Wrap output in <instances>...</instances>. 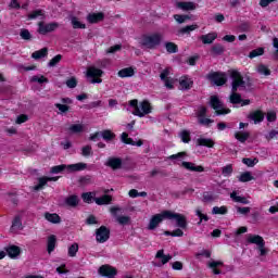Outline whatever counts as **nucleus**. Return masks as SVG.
I'll return each mask as SVG.
<instances>
[{"mask_svg":"<svg viewBox=\"0 0 278 278\" xmlns=\"http://www.w3.org/2000/svg\"><path fill=\"white\" fill-rule=\"evenodd\" d=\"M130 108H134L132 114L134 116H139V118H142L147 116V114H151V103L149 101L143 100L138 104V100H130L129 101Z\"/></svg>","mask_w":278,"mask_h":278,"instance_id":"nucleus-1","label":"nucleus"},{"mask_svg":"<svg viewBox=\"0 0 278 278\" xmlns=\"http://www.w3.org/2000/svg\"><path fill=\"white\" fill-rule=\"evenodd\" d=\"M162 34L160 33H154L151 35H143L140 41L141 47L144 49H157L160 45H162Z\"/></svg>","mask_w":278,"mask_h":278,"instance_id":"nucleus-2","label":"nucleus"},{"mask_svg":"<svg viewBox=\"0 0 278 278\" xmlns=\"http://www.w3.org/2000/svg\"><path fill=\"white\" fill-rule=\"evenodd\" d=\"M88 168V164L86 163H76L71 165H56L51 168V173L58 175V173H62V170H67V173H77L79 170H86Z\"/></svg>","mask_w":278,"mask_h":278,"instance_id":"nucleus-3","label":"nucleus"},{"mask_svg":"<svg viewBox=\"0 0 278 278\" xmlns=\"http://www.w3.org/2000/svg\"><path fill=\"white\" fill-rule=\"evenodd\" d=\"M164 216L167 218V220H175L176 226L179 227V229H188V218L186 215L172 211H164Z\"/></svg>","mask_w":278,"mask_h":278,"instance_id":"nucleus-4","label":"nucleus"},{"mask_svg":"<svg viewBox=\"0 0 278 278\" xmlns=\"http://www.w3.org/2000/svg\"><path fill=\"white\" fill-rule=\"evenodd\" d=\"M230 78L232 79L231 83V92H238V88H247V81L242 77V74L236 70H231L229 72Z\"/></svg>","mask_w":278,"mask_h":278,"instance_id":"nucleus-5","label":"nucleus"},{"mask_svg":"<svg viewBox=\"0 0 278 278\" xmlns=\"http://www.w3.org/2000/svg\"><path fill=\"white\" fill-rule=\"evenodd\" d=\"M210 103H211V106L213 108V110H215V114L217 116H222L224 114H229V112H231V110L225 109L223 106V102L220 101V99L217 98V96H212Z\"/></svg>","mask_w":278,"mask_h":278,"instance_id":"nucleus-6","label":"nucleus"},{"mask_svg":"<svg viewBox=\"0 0 278 278\" xmlns=\"http://www.w3.org/2000/svg\"><path fill=\"white\" fill-rule=\"evenodd\" d=\"M207 79L215 86H225L227 84V75L220 72H214L207 75Z\"/></svg>","mask_w":278,"mask_h":278,"instance_id":"nucleus-7","label":"nucleus"},{"mask_svg":"<svg viewBox=\"0 0 278 278\" xmlns=\"http://www.w3.org/2000/svg\"><path fill=\"white\" fill-rule=\"evenodd\" d=\"M103 75V72L94 66H90L87 70V77H90V84H101L103 79L99 78Z\"/></svg>","mask_w":278,"mask_h":278,"instance_id":"nucleus-8","label":"nucleus"},{"mask_svg":"<svg viewBox=\"0 0 278 278\" xmlns=\"http://www.w3.org/2000/svg\"><path fill=\"white\" fill-rule=\"evenodd\" d=\"M110 212H111L112 216H114L116 218V222L118 223V225H129V223H131V217L118 216V212H123L122 207L112 206L110 208Z\"/></svg>","mask_w":278,"mask_h":278,"instance_id":"nucleus-9","label":"nucleus"},{"mask_svg":"<svg viewBox=\"0 0 278 278\" xmlns=\"http://www.w3.org/2000/svg\"><path fill=\"white\" fill-rule=\"evenodd\" d=\"M58 27H60V24H58L56 22L49 23V24H45V22H39L38 34H41L42 36H45L51 31H55Z\"/></svg>","mask_w":278,"mask_h":278,"instance_id":"nucleus-10","label":"nucleus"},{"mask_svg":"<svg viewBox=\"0 0 278 278\" xmlns=\"http://www.w3.org/2000/svg\"><path fill=\"white\" fill-rule=\"evenodd\" d=\"M96 240L100 244H103V242H108L110 240V229L105 226H101L96 230Z\"/></svg>","mask_w":278,"mask_h":278,"instance_id":"nucleus-11","label":"nucleus"},{"mask_svg":"<svg viewBox=\"0 0 278 278\" xmlns=\"http://www.w3.org/2000/svg\"><path fill=\"white\" fill-rule=\"evenodd\" d=\"M99 275L102 277H109L114 278L116 275H118V271L116 270V267H113L112 265H102L98 269Z\"/></svg>","mask_w":278,"mask_h":278,"instance_id":"nucleus-12","label":"nucleus"},{"mask_svg":"<svg viewBox=\"0 0 278 278\" xmlns=\"http://www.w3.org/2000/svg\"><path fill=\"white\" fill-rule=\"evenodd\" d=\"M164 218H166V215H164V211L161 214L153 215L148 225V229L150 231H153V229H157V226L160 225V223H162V220H164Z\"/></svg>","mask_w":278,"mask_h":278,"instance_id":"nucleus-13","label":"nucleus"},{"mask_svg":"<svg viewBox=\"0 0 278 278\" xmlns=\"http://www.w3.org/2000/svg\"><path fill=\"white\" fill-rule=\"evenodd\" d=\"M248 118H249V121H253V123L255 125H257V123H262V121H264V112H262L260 110L252 111L248 115Z\"/></svg>","mask_w":278,"mask_h":278,"instance_id":"nucleus-14","label":"nucleus"},{"mask_svg":"<svg viewBox=\"0 0 278 278\" xmlns=\"http://www.w3.org/2000/svg\"><path fill=\"white\" fill-rule=\"evenodd\" d=\"M181 166L186 168L187 170H191L192 173H203L205 168L201 165H195L192 162H182Z\"/></svg>","mask_w":278,"mask_h":278,"instance_id":"nucleus-15","label":"nucleus"},{"mask_svg":"<svg viewBox=\"0 0 278 278\" xmlns=\"http://www.w3.org/2000/svg\"><path fill=\"white\" fill-rule=\"evenodd\" d=\"M247 241L249 244H256L257 247H262L265 244L264 238L260 235H248Z\"/></svg>","mask_w":278,"mask_h":278,"instance_id":"nucleus-16","label":"nucleus"},{"mask_svg":"<svg viewBox=\"0 0 278 278\" xmlns=\"http://www.w3.org/2000/svg\"><path fill=\"white\" fill-rule=\"evenodd\" d=\"M106 166H110L113 170H118V168L123 166V160L119 157H110L106 162Z\"/></svg>","mask_w":278,"mask_h":278,"instance_id":"nucleus-17","label":"nucleus"},{"mask_svg":"<svg viewBox=\"0 0 278 278\" xmlns=\"http://www.w3.org/2000/svg\"><path fill=\"white\" fill-rule=\"evenodd\" d=\"M46 17H47V15H45V10H42V9L34 10L33 12H30L28 14L29 21H34L36 18H40V21H45Z\"/></svg>","mask_w":278,"mask_h":278,"instance_id":"nucleus-18","label":"nucleus"},{"mask_svg":"<svg viewBox=\"0 0 278 278\" xmlns=\"http://www.w3.org/2000/svg\"><path fill=\"white\" fill-rule=\"evenodd\" d=\"M194 29H199V25L192 24V25L185 26L178 29L177 36H186V35L190 36V33L194 31Z\"/></svg>","mask_w":278,"mask_h":278,"instance_id":"nucleus-19","label":"nucleus"},{"mask_svg":"<svg viewBox=\"0 0 278 278\" xmlns=\"http://www.w3.org/2000/svg\"><path fill=\"white\" fill-rule=\"evenodd\" d=\"M177 8L184 12H190L197 10V3L194 2H177Z\"/></svg>","mask_w":278,"mask_h":278,"instance_id":"nucleus-20","label":"nucleus"},{"mask_svg":"<svg viewBox=\"0 0 278 278\" xmlns=\"http://www.w3.org/2000/svg\"><path fill=\"white\" fill-rule=\"evenodd\" d=\"M179 84H180L181 90H190L194 81H192L191 78H189L188 76H182L179 79Z\"/></svg>","mask_w":278,"mask_h":278,"instance_id":"nucleus-21","label":"nucleus"},{"mask_svg":"<svg viewBox=\"0 0 278 278\" xmlns=\"http://www.w3.org/2000/svg\"><path fill=\"white\" fill-rule=\"evenodd\" d=\"M104 17L105 15L103 13H90L87 16V21L88 23H91V24L101 23V21H103Z\"/></svg>","mask_w":278,"mask_h":278,"instance_id":"nucleus-22","label":"nucleus"},{"mask_svg":"<svg viewBox=\"0 0 278 278\" xmlns=\"http://www.w3.org/2000/svg\"><path fill=\"white\" fill-rule=\"evenodd\" d=\"M5 251L9 257H11L12 260H15V257L21 255V248H18L17 245H10L9 248L5 249Z\"/></svg>","mask_w":278,"mask_h":278,"instance_id":"nucleus-23","label":"nucleus"},{"mask_svg":"<svg viewBox=\"0 0 278 278\" xmlns=\"http://www.w3.org/2000/svg\"><path fill=\"white\" fill-rule=\"evenodd\" d=\"M59 177H42L39 178V184L35 186V190H42L48 181H58Z\"/></svg>","mask_w":278,"mask_h":278,"instance_id":"nucleus-24","label":"nucleus"},{"mask_svg":"<svg viewBox=\"0 0 278 278\" xmlns=\"http://www.w3.org/2000/svg\"><path fill=\"white\" fill-rule=\"evenodd\" d=\"M58 242V238H55L54 235H51L48 237V241H47V251L49 254L53 253V251H55V244Z\"/></svg>","mask_w":278,"mask_h":278,"instance_id":"nucleus-25","label":"nucleus"},{"mask_svg":"<svg viewBox=\"0 0 278 278\" xmlns=\"http://www.w3.org/2000/svg\"><path fill=\"white\" fill-rule=\"evenodd\" d=\"M93 201L97 205H110L112 203V195L104 194L101 198H94Z\"/></svg>","mask_w":278,"mask_h":278,"instance_id":"nucleus-26","label":"nucleus"},{"mask_svg":"<svg viewBox=\"0 0 278 278\" xmlns=\"http://www.w3.org/2000/svg\"><path fill=\"white\" fill-rule=\"evenodd\" d=\"M65 205L68 207H77V205H79V197L73 194L65 198Z\"/></svg>","mask_w":278,"mask_h":278,"instance_id":"nucleus-27","label":"nucleus"},{"mask_svg":"<svg viewBox=\"0 0 278 278\" xmlns=\"http://www.w3.org/2000/svg\"><path fill=\"white\" fill-rule=\"evenodd\" d=\"M156 260H161V263L168 264L169 260H173V256L170 254L165 255L164 250H159L155 255Z\"/></svg>","mask_w":278,"mask_h":278,"instance_id":"nucleus-28","label":"nucleus"},{"mask_svg":"<svg viewBox=\"0 0 278 278\" xmlns=\"http://www.w3.org/2000/svg\"><path fill=\"white\" fill-rule=\"evenodd\" d=\"M214 140L207 139V138H199L197 140V146L198 147H207L208 149L214 148Z\"/></svg>","mask_w":278,"mask_h":278,"instance_id":"nucleus-29","label":"nucleus"},{"mask_svg":"<svg viewBox=\"0 0 278 278\" xmlns=\"http://www.w3.org/2000/svg\"><path fill=\"white\" fill-rule=\"evenodd\" d=\"M217 36L218 35H216V33H211V34L202 35L200 37V40H202L203 45H212V42H214Z\"/></svg>","mask_w":278,"mask_h":278,"instance_id":"nucleus-30","label":"nucleus"},{"mask_svg":"<svg viewBox=\"0 0 278 278\" xmlns=\"http://www.w3.org/2000/svg\"><path fill=\"white\" fill-rule=\"evenodd\" d=\"M45 218L49 223H53V225H58L62 222V219L60 218V215H58L55 213H46Z\"/></svg>","mask_w":278,"mask_h":278,"instance_id":"nucleus-31","label":"nucleus"},{"mask_svg":"<svg viewBox=\"0 0 278 278\" xmlns=\"http://www.w3.org/2000/svg\"><path fill=\"white\" fill-rule=\"evenodd\" d=\"M230 199H232V201H235V203H242L243 205H249V203H250L247 198L238 195V193L236 191L230 193Z\"/></svg>","mask_w":278,"mask_h":278,"instance_id":"nucleus-32","label":"nucleus"},{"mask_svg":"<svg viewBox=\"0 0 278 278\" xmlns=\"http://www.w3.org/2000/svg\"><path fill=\"white\" fill-rule=\"evenodd\" d=\"M118 77H134L135 72L132 67H125L117 73Z\"/></svg>","mask_w":278,"mask_h":278,"instance_id":"nucleus-33","label":"nucleus"},{"mask_svg":"<svg viewBox=\"0 0 278 278\" xmlns=\"http://www.w3.org/2000/svg\"><path fill=\"white\" fill-rule=\"evenodd\" d=\"M49 53V49L47 48H42L41 50H38V51H35L33 54H31V58L34 60H40L42 58H47Z\"/></svg>","mask_w":278,"mask_h":278,"instance_id":"nucleus-34","label":"nucleus"},{"mask_svg":"<svg viewBox=\"0 0 278 278\" xmlns=\"http://www.w3.org/2000/svg\"><path fill=\"white\" fill-rule=\"evenodd\" d=\"M229 101L233 105H237L238 103H242V96H240V93H238V91H231Z\"/></svg>","mask_w":278,"mask_h":278,"instance_id":"nucleus-35","label":"nucleus"},{"mask_svg":"<svg viewBox=\"0 0 278 278\" xmlns=\"http://www.w3.org/2000/svg\"><path fill=\"white\" fill-rule=\"evenodd\" d=\"M23 229V223L21 217H15L12 222L11 231H21Z\"/></svg>","mask_w":278,"mask_h":278,"instance_id":"nucleus-36","label":"nucleus"},{"mask_svg":"<svg viewBox=\"0 0 278 278\" xmlns=\"http://www.w3.org/2000/svg\"><path fill=\"white\" fill-rule=\"evenodd\" d=\"M165 49L167 53H177L179 51V47L173 41L165 42Z\"/></svg>","mask_w":278,"mask_h":278,"instance_id":"nucleus-37","label":"nucleus"},{"mask_svg":"<svg viewBox=\"0 0 278 278\" xmlns=\"http://www.w3.org/2000/svg\"><path fill=\"white\" fill-rule=\"evenodd\" d=\"M250 136H251V134H249V132H242V131H238V132L235 134L236 140H238L239 142H242V143H244L245 141H248L249 138H250Z\"/></svg>","mask_w":278,"mask_h":278,"instance_id":"nucleus-38","label":"nucleus"},{"mask_svg":"<svg viewBox=\"0 0 278 278\" xmlns=\"http://www.w3.org/2000/svg\"><path fill=\"white\" fill-rule=\"evenodd\" d=\"M100 136H102L103 140L106 142H110V140H114L116 138V135L112 132V130L100 131Z\"/></svg>","mask_w":278,"mask_h":278,"instance_id":"nucleus-39","label":"nucleus"},{"mask_svg":"<svg viewBox=\"0 0 278 278\" xmlns=\"http://www.w3.org/2000/svg\"><path fill=\"white\" fill-rule=\"evenodd\" d=\"M253 179L255 178L253 177V175H251V172H244L239 176V181H241L242 184H247V181H253Z\"/></svg>","mask_w":278,"mask_h":278,"instance_id":"nucleus-40","label":"nucleus"},{"mask_svg":"<svg viewBox=\"0 0 278 278\" xmlns=\"http://www.w3.org/2000/svg\"><path fill=\"white\" fill-rule=\"evenodd\" d=\"M212 53H214V55H223V53H225V47L220 43H216L212 47Z\"/></svg>","mask_w":278,"mask_h":278,"instance_id":"nucleus-41","label":"nucleus"},{"mask_svg":"<svg viewBox=\"0 0 278 278\" xmlns=\"http://www.w3.org/2000/svg\"><path fill=\"white\" fill-rule=\"evenodd\" d=\"M121 139H122V142H124V144H131V147H136V141L129 138V135L127 132H123L121 136Z\"/></svg>","mask_w":278,"mask_h":278,"instance_id":"nucleus-42","label":"nucleus"},{"mask_svg":"<svg viewBox=\"0 0 278 278\" xmlns=\"http://www.w3.org/2000/svg\"><path fill=\"white\" fill-rule=\"evenodd\" d=\"M68 131L71 134H81V131H84V125L74 124V125L70 126Z\"/></svg>","mask_w":278,"mask_h":278,"instance_id":"nucleus-43","label":"nucleus"},{"mask_svg":"<svg viewBox=\"0 0 278 278\" xmlns=\"http://www.w3.org/2000/svg\"><path fill=\"white\" fill-rule=\"evenodd\" d=\"M216 199H217V197L214 195L213 193L204 192L202 201H203V203H212L213 201H216Z\"/></svg>","mask_w":278,"mask_h":278,"instance_id":"nucleus-44","label":"nucleus"},{"mask_svg":"<svg viewBox=\"0 0 278 278\" xmlns=\"http://www.w3.org/2000/svg\"><path fill=\"white\" fill-rule=\"evenodd\" d=\"M79 251V244L77 243H73L70 248H68V252L67 255L70 257H75L77 255V252Z\"/></svg>","mask_w":278,"mask_h":278,"instance_id":"nucleus-45","label":"nucleus"},{"mask_svg":"<svg viewBox=\"0 0 278 278\" xmlns=\"http://www.w3.org/2000/svg\"><path fill=\"white\" fill-rule=\"evenodd\" d=\"M74 29H86V24H81L77 17L71 18Z\"/></svg>","mask_w":278,"mask_h":278,"instance_id":"nucleus-46","label":"nucleus"},{"mask_svg":"<svg viewBox=\"0 0 278 278\" xmlns=\"http://www.w3.org/2000/svg\"><path fill=\"white\" fill-rule=\"evenodd\" d=\"M174 18L176 22H178L179 25L186 23L187 21H190V15H181V14H175Z\"/></svg>","mask_w":278,"mask_h":278,"instance_id":"nucleus-47","label":"nucleus"},{"mask_svg":"<svg viewBox=\"0 0 278 278\" xmlns=\"http://www.w3.org/2000/svg\"><path fill=\"white\" fill-rule=\"evenodd\" d=\"M257 73H260V75H265L268 76L270 75V71L268 70V66L264 65V64H260L256 67Z\"/></svg>","mask_w":278,"mask_h":278,"instance_id":"nucleus-48","label":"nucleus"},{"mask_svg":"<svg viewBox=\"0 0 278 278\" xmlns=\"http://www.w3.org/2000/svg\"><path fill=\"white\" fill-rule=\"evenodd\" d=\"M103 101L98 100L85 105L86 110H94V108H102Z\"/></svg>","mask_w":278,"mask_h":278,"instance_id":"nucleus-49","label":"nucleus"},{"mask_svg":"<svg viewBox=\"0 0 278 278\" xmlns=\"http://www.w3.org/2000/svg\"><path fill=\"white\" fill-rule=\"evenodd\" d=\"M30 81L37 83V84H49V79L45 76H33L30 78Z\"/></svg>","mask_w":278,"mask_h":278,"instance_id":"nucleus-50","label":"nucleus"},{"mask_svg":"<svg viewBox=\"0 0 278 278\" xmlns=\"http://www.w3.org/2000/svg\"><path fill=\"white\" fill-rule=\"evenodd\" d=\"M228 210L227 206H214L212 210V214H227Z\"/></svg>","mask_w":278,"mask_h":278,"instance_id":"nucleus-51","label":"nucleus"},{"mask_svg":"<svg viewBox=\"0 0 278 278\" xmlns=\"http://www.w3.org/2000/svg\"><path fill=\"white\" fill-rule=\"evenodd\" d=\"M260 55H264V48L252 50L249 54V58L253 60V58H257Z\"/></svg>","mask_w":278,"mask_h":278,"instance_id":"nucleus-52","label":"nucleus"},{"mask_svg":"<svg viewBox=\"0 0 278 278\" xmlns=\"http://www.w3.org/2000/svg\"><path fill=\"white\" fill-rule=\"evenodd\" d=\"M180 139L182 142H185L186 144H188V142H190V131L188 130H182L179 134Z\"/></svg>","mask_w":278,"mask_h":278,"instance_id":"nucleus-53","label":"nucleus"},{"mask_svg":"<svg viewBox=\"0 0 278 278\" xmlns=\"http://www.w3.org/2000/svg\"><path fill=\"white\" fill-rule=\"evenodd\" d=\"M81 155L84 157H90L92 155V147L91 146H85L81 148Z\"/></svg>","mask_w":278,"mask_h":278,"instance_id":"nucleus-54","label":"nucleus"},{"mask_svg":"<svg viewBox=\"0 0 278 278\" xmlns=\"http://www.w3.org/2000/svg\"><path fill=\"white\" fill-rule=\"evenodd\" d=\"M199 125H203L204 127H210L212 123H214V119L207 118V117H200L198 119Z\"/></svg>","mask_w":278,"mask_h":278,"instance_id":"nucleus-55","label":"nucleus"},{"mask_svg":"<svg viewBox=\"0 0 278 278\" xmlns=\"http://www.w3.org/2000/svg\"><path fill=\"white\" fill-rule=\"evenodd\" d=\"M60 62H62V55L58 54L48 63V66H50V68L53 66H58V64H60Z\"/></svg>","mask_w":278,"mask_h":278,"instance_id":"nucleus-56","label":"nucleus"},{"mask_svg":"<svg viewBox=\"0 0 278 278\" xmlns=\"http://www.w3.org/2000/svg\"><path fill=\"white\" fill-rule=\"evenodd\" d=\"M207 114V108L205 106H200L198 108V111L195 113L197 118H204V116Z\"/></svg>","mask_w":278,"mask_h":278,"instance_id":"nucleus-57","label":"nucleus"},{"mask_svg":"<svg viewBox=\"0 0 278 278\" xmlns=\"http://www.w3.org/2000/svg\"><path fill=\"white\" fill-rule=\"evenodd\" d=\"M54 106L60 111L61 114H66L71 110L70 105L55 103Z\"/></svg>","mask_w":278,"mask_h":278,"instance_id":"nucleus-58","label":"nucleus"},{"mask_svg":"<svg viewBox=\"0 0 278 278\" xmlns=\"http://www.w3.org/2000/svg\"><path fill=\"white\" fill-rule=\"evenodd\" d=\"M195 214L200 218V222L198 223V225H201L203 223V220H205V223H207V220H210V217L207 215L203 214L201 212V210H199V208L195 211Z\"/></svg>","mask_w":278,"mask_h":278,"instance_id":"nucleus-59","label":"nucleus"},{"mask_svg":"<svg viewBox=\"0 0 278 278\" xmlns=\"http://www.w3.org/2000/svg\"><path fill=\"white\" fill-rule=\"evenodd\" d=\"M242 162L245 164V166H249L250 168H253L255 164H257V159H242Z\"/></svg>","mask_w":278,"mask_h":278,"instance_id":"nucleus-60","label":"nucleus"},{"mask_svg":"<svg viewBox=\"0 0 278 278\" xmlns=\"http://www.w3.org/2000/svg\"><path fill=\"white\" fill-rule=\"evenodd\" d=\"M231 173H233V167L231 165H226L222 169V174L224 175V177H229V175H231Z\"/></svg>","mask_w":278,"mask_h":278,"instance_id":"nucleus-61","label":"nucleus"},{"mask_svg":"<svg viewBox=\"0 0 278 278\" xmlns=\"http://www.w3.org/2000/svg\"><path fill=\"white\" fill-rule=\"evenodd\" d=\"M20 36L23 40H31V33H29L27 29H22L20 31Z\"/></svg>","mask_w":278,"mask_h":278,"instance_id":"nucleus-62","label":"nucleus"},{"mask_svg":"<svg viewBox=\"0 0 278 278\" xmlns=\"http://www.w3.org/2000/svg\"><path fill=\"white\" fill-rule=\"evenodd\" d=\"M67 88H77V78L72 77L66 80Z\"/></svg>","mask_w":278,"mask_h":278,"instance_id":"nucleus-63","label":"nucleus"},{"mask_svg":"<svg viewBox=\"0 0 278 278\" xmlns=\"http://www.w3.org/2000/svg\"><path fill=\"white\" fill-rule=\"evenodd\" d=\"M273 46L275 49H277L276 52L274 53L275 60H278V38H274Z\"/></svg>","mask_w":278,"mask_h":278,"instance_id":"nucleus-64","label":"nucleus"}]
</instances>
